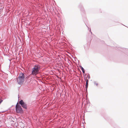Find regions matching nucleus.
Returning a JSON list of instances; mask_svg holds the SVG:
<instances>
[{
	"label": "nucleus",
	"mask_w": 128,
	"mask_h": 128,
	"mask_svg": "<svg viewBox=\"0 0 128 128\" xmlns=\"http://www.w3.org/2000/svg\"><path fill=\"white\" fill-rule=\"evenodd\" d=\"M24 74L22 72L20 73L18 77L17 78L18 83L19 84H22L24 81Z\"/></svg>",
	"instance_id": "obj_1"
},
{
	"label": "nucleus",
	"mask_w": 128,
	"mask_h": 128,
	"mask_svg": "<svg viewBox=\"0 0 128 128\" xmlns=\"http://www.w3.org/2000/svg\"><path fill=\"white\" fill-rule=\"evenodd\" d=\"M39 68L37 66H35L32 69V74L34 75H36L38 74L39 71Z\"/></svg>",
	"instance_id": "obj_2"
},
{
	"label": "nucleus",
	"mask_w": 128,
	"mask_h": 128,
	"mask_svg": "<svg viewBox=\"0 0 128 128\" xmlns=\"http://www.w3.org/2000/svg\"><path fill=\"white\" fill-rule=\"evenodd\" d=\"M16 111L18 113H20L22 112V110L21 106L17 104L16 106Z\"/></svg>",
	"instance_id": "obj_3"
},
{
	"label": "nucleus",
	"mask_w": 128,
	"mask_h": 128,
	"mask_svg": "<svg viewBox=\"0 0 128 128\" xmlns=\"http://www.w3.org/2000/svg\"><path fill=\"white\" fill-rule=\"evenodd\" d=\"M19 104L21 105L22 106L23 108H24L26 110L27 108V105L24 102L23 100H21L19 102Z\"/></svg>",
	"instance_id": "obj_4"
},
{
	"label": "nucleus",
	"mask_w": 128,
	"mask_h": 128,
	"mask_svg": "<svg viewBox=\"0 0 128 128\" xmlns=\"http://www.w3.org/2000/svg\"><path fill=\"white\" fill-rule=\"evenodd\" d=\"M88 80H86V84L85 86V88H86V90H87V89L88 87Z\"/></svg>",
	"instance_id": "obj_5"
},
{
	"label": "nucleus",
	"mask_w": 128,
	"mask_h": 128,
	"mask_svg": "<svg viewBox=\"0 0 128 128\" xmlns=\"http://www.w3.org/2000/svg\"><path fill=\"white\" fill-rule=\"evenodd\" d=\"M80 68L82 70V72L83 73H84L85 72L84 71V70L83 68L81 66H80Z\"/></svg>",
	"instance_id": "obj_6"
},
{
	"label": "nucleus",
	"mask_w": 128,
	"mask_h": 128,
	"mask_svg": "<svg viewBox=\"0 0 128 128\" xmlns=\"http://www.w3.org/2000/svg\"><path fill=\"white\" fill-rule=\"evenodd\" d=\"M94 84L96 85L97 86H98V84L97 83H96L95 82H94Z\"/></svg>",
	"instance_id": "obj_7"
},
{
	"label": "nucleus",
	"mask_w": 128,
	"mask_h": 128,
	"mask_svg": "<svg viewBox=\"0 0 128 128\" xmlns=\"http://www.w3.org/2000/svg\"><path fill=\"white\" fill-rule=\"evenodd\" d=\"M2 100L0 99V104L2 102Z\"/></svg>",
	"instance_id": "obj_8"
},
{
	"label": "nucleus",
	"mask_w": 128,
	"mask_h": 128,
	"mask_svg": "<svg viewBox=\"0 0 128 128\" xmlns=\"http://www.w3.org/2000/svg\"><path fill=\"white\" fill-rule=\"evenodd\" d=\"M88 78H90L89 75L88 74Z\"/></svg>",
	"instance_id": "obj_9"
},
{
	"label": "nucleus",
	"mask_w": 128,
	"mask_h": 128,
	"mask_svg": "<svg viewBox=\"0 0 128 128\" xmlns=\"http://www.w3.org/2000/svg\"><path fill=\"white\" fill-rule=\"evenodd\" d=\"M73 58H76V56H72Z\"/></svg>",
	"instance_id": "obj_10"
},
{
	"label": "nucleus",
	"mask_w": 128,
	"mask_h": 128,
	"mask_svg": "<svg viewBox=\"0 0 128 128\" xmlns=\"http://www.w3.org/2000/svg\"><path fill=\"white\" fill-rule=\"evenodd\" d=\"M91 29H90V32H91Z\"/></svg>",
	"instance_id": "obj_11"
},
{
	"label": "nucleus",
	"mask_w": 128,
	"mask_h": 128,
	"mask_svg": "<svg viewBox=\"0 0 128 128\" xmlns=\"http://www.w3.org/2000/svg\"><path fill=\"white\" fill-rule=\"evenodd\" d=\"M10 61H11L10 60H9Z\"/></svg>",
	"instance_id": "obj_12"
}]
</instances>
